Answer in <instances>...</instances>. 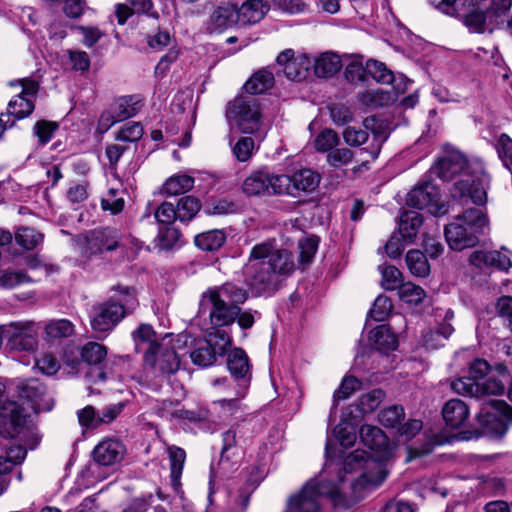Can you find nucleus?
<instances>
[{"mask_svg": "<svg viewBox=\"0 0 512 512\" xmlns=\"http://www.w3.org/2000/svg\"><path fill=\"white\" fill-rule=\"evenodd\" d=\"M194 178L188 175H176L166 180L163 190L167 195H179L193 188Z\"/></svg>", "mask_w": 512, "mask_h": 512, "instance_id": "nucleus-37", "label": "nucleus"}, {"mask_svg": "<svg viewBox=\"0 0 512 512\" xmlns=\"http://www.w3.org/2000/svg\"><path fill=\"white\" fill-rule=\"evenodd\" d=\"M406 263L410 272L417 277H425L430 272V265L423 252L410 250L406 254Z\"/></svg>", "mask_w": 512, "mask_h": 512, "instance_id": "nucleus-35", "label": "nucleus"}, {"mask_svg": "<svg viewBox=\"0 0 512 512\" xmlns=\"http://www.w3.org/2000/svg\"><path fill=\"white\" fill-rule=\"evenodd\" d=\"M231 345V337L225 330L210 332L207 339L199 344L190 353V358L195 365L208 367L212 365L217 356H224Z\"/></svg>", "mask_w": 512, "mask_h": 512, "instance_id": "nucleus-10", "label": "nucleus"}, {"mask_svg": "<svg viewBox=\"0 0 512 512\" xmlns=\"http://www.w3.org/2000/svg\"><path fill=\"white\" fill-rule=\"evenodd\" d=\"M248 298L245 289L232 283L209 288L202 294L200 312H208L210 323L215 330L232 325L240 312L239 305Z\"/></svg>", "mask_w": 512, "mask_h": 512, "instance_id": "nucleus-2", "label": "nucleus"}, {"mask_svg": "<svg viewBox=\"0 0 512 512\" xmlns=\"http://www.w3.org/2000/svg\"><path fill=\"white\" fill-rule=\"evenodd\" d=\"M36 367L45 375L51 376L58 372L60 363L57 358L51 353H43L36 360Z\"/></svg>", "mask_w": 512, "mask_h": 512, "instance_id": "nucleus-63", "label": "nucleus"}, {"mask_svg": "<svg viewBox=\"0 0 512 512\" xmlns=\"http://www.w3.org/2000/svg\"><path fill=\"white\" fill-rule=\"evenodd\" d=\"M340 137L336 131L326 128L316 135L313 141L314 149L319 153L329 154L335 147L339 146Z\"/></svg>", "mask_w": 512, "mask_h": 512, "instance_id": "nucleus-34", "label": "nucleus"}, {"mask_svg": "<svg viewBox=\"0 0 512 512\" xmlns=\"http://www.w3.org/2000/svg\"><path fill=\"white\" fill-rule=\"evenodd\" d=\"M385 396L382 389H373L359 398L358 408L362 413H371L379 407Z\"/></svg>", "mask_w": 512, "mask_h": 512, "instance_id": "nucleus-45", "label": "nucleus"}, {"mask_svg": "<svg viewBox=\"0 0 512 512\" xmlns=\"http://www.w3.org/2000/svg\"><path fill=\"white\" fill-rule=\"evenodd\" d=\"M405 417L402 406L392 405L382 409L378 414L379 422L387 428H395Z\"/></svg>", "mask_w": 512, "mask_h": 512, "instance_id": "nucleus-46", "label": "nucleus"}, {"mask_svg": "<svg viewBox=\"0 0 512 512\" xmlns=\"http://www.w3.org/2000/svg\"><path fill=\"white\" fill-rule=\"evenodd\" d=\"M107 349L97 342H88L81 348V358L89 365H97L106 357Z\"/></svg>", "mask_w": 512, "mask_h": 512, "instance_id": "nucleus-43", "label": "nucleus"}, {"mask_svg": "<svg viewBox=\"0 0 512 512\" xmlns=\"http://www.w3.org/2000/svg\"><path fill=\"white\" fill-rule=\"evenodd\" d=\"M431 171L444 181H450L459 175V179L452 186V196L460 199L468 197L477 206L486 205L490 178L481 161L467 160L460 151H452L440 158Z\"/></svg>", "mask_w": 512, "mask_h": 512, "instance_id": "nucleus-1", "label": "nucleus"}, {"mask_svg": "<svg viewBox=\"0 0 512 512\" xmlns=\"http://www.w3.org/2000/svg\"><path fill=\"white\" fill-rule=\"evenodd\" d=\"M367 73L377 82L382 84H390L394 80V75L386 65L377 60L367 61Z\"/></svg>", "mask_w": 512, "mask_h": 512, "instance_id": "nucleus-49", "label": "nucleus"}, {"mask_svg": "<svg viewBox=\"0 0 512 512\" xmlns=\"http://www.w3.org/2000/svg\"><path fill=\"white\" fill-rule=\"evenodd\" d=\"M496 149L499 158L508 170H512V139L506 134L502 133L496 144Z\"/></svg>", "mask_w": 512, "mask_h": 512, "instance_id": "nucleus-53", "label": "nucleus"}, {"mask_svg": "<svg viewBox=\"0 0 512 512\" xmlns=\"http://www.w3.org/2000/svg\"><path fill=\"white\" fill-rule=\"evenodd\" d=\"M113 289L120 295L117 301L109 299L92 309L90 324L96 332L105 333L113 330L139 304L133 288L117 285Z\"/></svg>", "mask_w": 512, "mask_h": 512, "instance_id": "nucleus-6", "label": "nucleus"}, {"mask_svg": "<svg viewBox=\"0 0 512 512\" xmlns=\"http://www.w3.org/2000/svg\"><path fill=\"white\" fill-rule=\"evenodd\" d=\"M73 333L74 325L67 319L52 320L45 326V334L48 339L67 338Z\"/></svg>", "mask_w": 512, "mask_h": 512, "instance_id": "nucleus-40", "label": "nucleus"}, {"mask_svg": "<svg viewBox=\"0 0 512 512\" xmlns=\"http://www.w3.org/2000/svg\"><path fill=\"white\" fill-rule=\"evenodd\" d=\"M201 208L199 200L193 196L181 198L176 207L177 219L181 222H187L193 219Z\"/></svg>", "mask_w": 512, "mask_h": 512, "instance_id": "nucleus-41", "label": "nucleus"}, {"mask_svg": "<svg viewBox=\"0 0 512 512\" xmlns=\"http://www.w3.org/2000/svg\"><path fill=\"white\" fill-rule=\"evenodd\" d=\"M274 84L273 73L264 68L254 73L244 84V89L249 96L261 94L270 89Z\"/></svg>", "mask_w": 512, "mask_h": 512, "instance_id": "nucleus-28", "label": "nucleus"}, {"mask_svg": "<svg viewBox=\"0 0 512 512\" xmlns=\"http://www.w3.org/2000/svg\"><path fill=\"white\" fill-rule=\"evenodd\" d=\"M280 175L259 170L251 173L243 182L242 190L248 196L281 195Z\"/></svg>", "mask_w": 512, "mask_h": 512, "instance_id": "nucleus-16", "label": "nucleus"}, {"mask_svg": "<svg viewBox=\"0 0 512 512\" xmlns=\"http://www.w3.org/2000/svg\"><path fill=\"white\" fill-rule=\"evenodd\" d=\"M30 281V277L22 271L5 270L0 274L1 286L9 289L15 288Z\"/></svg>", "mask_w": 512, "mask_h": 512, "instance_id": "nucleus-56", "label": "nucleus"}, {"mask_svg": "<svg viewBox=\"0 0 512 512\" xmlns=\"http://www.w3.org/2000/svg\"><path fill=\"white\" fill-rule=\"evenodd\" d=\"M137 105L138 102L134 101L133 97L120 98L116 102L114 110L116 113V120H120L121 122L135 116L139 111V107Z\"/></svg>", "mask_w": 512, "mask_h": 512, "instance_id": "nucleus-50", "label": "nucleus"}, {"mask_svg": "<svg viewBox=\"0 0 512 512\" xmlns=\"http://www.w3.org/2000/svg\"><path fill=\"white\" fill-rule=\"evenodd\" d=\"M58 129V124L52 121L41 120L34 125V134L42 145L47 144Z\"/></svg>", "mask_w": 512, "mask_h": 512, "instance_id": "nucleus-62", "label": "nucleus"}, {"mask_svg": "<svg viewBox=\"0 0 512 512\" xmlns=\"http://www.w3.org/2000/svg\"><path fill=\"white\" fill-rule=\"evenodd\" d=\"M180 239V232L175 227H164L159 230L158 246L168 250L173 248Z\"/></svg>", "mask_w": 512, "mask_h": 512, "instance_id": "nucleus-61", "label": "nucleus"}, {"mask_svg": "<svg viewBox=\"0 0 512 512\" xmlns=\"http://www.w3.org/2000/svg\"><path fill=\"white\" fill-rule=\"evenodd\" d=\"M281 195L300 196L301 192H312L320 183V175L308 168L300 169L292 175H280Z\"/></svg>", "mask_w": 512, "mask_h": 512, "instance_id": "nucleus-13", "label": "nucleus"}, {"mask_svg": "<svg viewBox=\"0 0 512 512\" xmlns=\"http://www.w3.org/2000/svg\"><path fill=\"white\" fill-rule=\"evenodd\" d=\"M277 64L283 66L285 76L292 81H303L309 74L311 59L306 54L294 56L292 49L281 52L277 59Z\"/></svg>", "mask_w": 512, "mask_h": 512, "instance_id": "nucleus-18", "label": "nucleus"}, {"mask_svg": "<svg viewBox=\"0 0 512 512\" xmlns=\"http://www.w3.org/2000/svg\"><path fill=\"white\" fill-rule=\"evenodd\" d=\"M33 110L34 104L31 99L18 94L8 103L6 118L14 116L16 119H23L29 116Z\"/></svg>", "mask_w": 512, "mask_h": 512, "instance_id": "nucleus-38", "label": "nucleus"}, {"mask_svg": "<svg viewBox=\"0 0 512 512\" xmlns=\"http://www.w3.org/2000/svg\"><path fill=\"white\" fill-rule=\"evenodd\" d=\"M355 153L348 147H335L328 155H326L327 164L335 169H342L353 162Z\"/></svg>", "mask_w": 512, "mask_h": 512, "instance_id": "nucleus-39", "label": "nucleus"}, {"mask_svg": "<svg viewBox=\"0 0 512 512\" xmlns=\"http://www.w3.org/2000/svg\"><path fill=\"white\" fill-rule=\"evenodd\" d=\"M369 341L379 351L395 350L398 345L395 334L386 325L373 329L369 334Z\"/></svg>", "mask_w": 512, "mask_h": 512, "instance_id": "nucleus-29", "label": "nucleus"}, {"mask_svg": "<svg viewBox=\"0 0 512 512\" xmlns=\"http://www.w3.org/2000/svg\"><path fill=\"white\" fill-rule=\"evenodd\" d=\"M17 389L19 397L31 402V407L35 412L49 411L52 408L49 403L50 399H45L46 389L38 380H20Z\"/></svg>", "mask_w": 512, "mask_h": 512, "instance_id": "nucleus-22", "label": "nucleus"}, {"mask_svg": "<svg viewBox=\"0 0 512 512\" xmlns=\"http://www.w3.org/2000/svg\"><path fill=\"white\" fill-rule=\"evenodd\" d=\"M133 340L136 345V349L140 348L141 344H148V347L153 343H159L160 341L156 340V333L153 327L149 324H141L133 333Z\"/></svg>", "mask_w": 512, "mask_h": 512, "instance_id": "nucleus-55", "label": "nucleus"}, {"mask_svg": "<svg viewBox=\"0 0 512 512\" xmlns=\"http://www.w3.org/2000/svg\"><path fill=\"white\" fill-rule=\"evenodd\" d=\"M333 433L340 445L345 448L351 447L356 441V434L348 423H339L335 426Z\"/></svg>", "mask_w": 512, "mask_h": 512, "instance_id": "nucleus-64", "label": "nucleus"}, {"mask_svg": "<svg viewBox=\"0 0 512 512\" xmlns=\"http://www.w3.org/2000/svg\"><path fill=\"white\" fill-rule=\"evenodd\" d=\"M435 6L446 14H453L458 8L473 6L465 15L464 24L473 32L483 33L492 28L495 17L505 14L512 6V0H432Z\"/></svg>", "mask_w": 512, "mask_h": 512, "instance_id": "nucleus-5", "label": "nucleus"}, {"mask_svg": "<svg viewBox=\"0 0 512 512\" xmlns=\"http://www.w3.org/2000/svg\"><path fill=\"white\" fill-rule=\"evenodd\" d=\"M342 67L340 57L332 52H324L314 60V73L318 77H331Z\"/></svg>", "mask_w": 512, "mask_h": 512, "instance_id": "nucleus-27", "label": "nucleus"}, {"mask_svg": "<svg viewBox=\"0 0 512 512\" xmlns=\"http://www.w3.org/2000/svg\"><path fill=\"white\" fill-rule=\"evenodd\" d=\"M236 24H238L237 6L227 3L218 6L213 11L209 18L207 28L211 33H221Z\"/></svg>", "mask_w": 512, "mask_h": 512, "instance_id": "nucleus-23", "label": "nucleus"}, {"mask_svg": "<svg viewBox=\"0 0 512 512\" xmlns=\"http://www.w3.org/2000/svg\"><path fill=\"white\" fill-rule=\"evenodd\" d=\"M376 123L377 119L375 117H366L363 121L365 129L347 126L342 132L344 142L350 147H360L368 141L369 134L367 130L374 131Z\"/></svg>", "mask_w": 512, "mask_h": 512, "instance_id": "nucleus-26", "label": "nucleus"}, {"mask_svg": "<svg viewBox=\"0 0 512 512\" xmlns=\"http://www.w3.org/2000/svg\"><path fill=\"white\" fill-rule=\"evenodd\" d=\"M244 274L247 285L256 294L274 289L279 281L278 275L269 266V263L264 258L252 256V252L245 266Z\"/></svg>", "mask_w": 512, "mask_h": 512, "instance_id": "nucleus-11", "label": "nucleus"}, {"mask_svg": "<svg viewBox=\"0 0 512 512\" xmlns=\"http://www.w3.org/2000/svg\"><path fill=\"white\" fill-rule=\"evenodd\" d=\"M437 325L424 335V346L427 349H438L454 333L452 325L454 312L451 309H437L435 314Z\"/></svg>", "mask_w": 512, "mask_h": 512, "instance_id": "nucleus-17", "label": "nucleus"}, {"mask_svg": "<svg viewBox=\"0 0 512 512\" xmlns=\"http://www.w3.org/2000/svg\"><path fill=\"white\" fill-rule=\"evenodd\" d=\"M489 266L490 269L507 272L512 266L510 252L505 248L489 250Z\"/></svg>", "mask_w": 512, "mask_h": 512, "instance_id": "nucleus-52", "label": "nucleus"}, {"mask_svg": "<svg viewBox=\"0 0 512 512\" xmlns=\"http://www.w3.org/2000/svg\"><path fill=\"white\" fill-rule=\"evenodd\" d=\"M252 256L264 258L278 277L288 275L294 269L292 254L286 249H274L269 243L255 245L252 248Z\"/></svg>", "mask_w": 512, "mask_h": 512, "instance_id": "nucleus-15", "label": "nucleus"}, {"mask_svg": "<svg viewBox=\"0 0 512 512\" xmlns=\"http://www.w3.org/2000/svg\"><path fill=\"white\" fill-rule=\"evenodd\" d=\"M254 148L255 143L251 137H242L233 146V154L238 161L245 162L252 156Z\"/></svg>", "mask_w": 512, "mask_h": 512, "instance_id": "nucleus-60", "label": "nucleus"}, {"mask_svg": "<svg viewBox=\"0 0 512 512\" xmlns=\"http://www.w3.org/2000/svg\"><path fill=\"white\" fill-rule=\"evenodd\" d=\"M423 223V217L419 212L406 211L402 214L399 222V234L408 242H411L417 235Z\"/></svg>", "mask_w": 512, "mask_h": 512, "instance_id": "nucleus-30", "label": "nucleus"}, {"mask_svg": "<svg viewBox=\"0 0 512 512\" xmlns=\"http://www.w3.org/2000/svg\"><path fill=\"white\" fill-rule=\"evenodd\" d=\"M467 208L454 217L453 221L445 226L444 234L449 247L455 251H462L475 247L480 239L490 231V221L486 209Z\"/></svg>", "mask_w": 512, "mask_h": 512, "instance_id": "nucleus-3", "label": "nucleus"}, {"mask_svg": "<svg viewBox=\"0 0 512 512\" xmlns=\"http://www.w3.org/2000/svg\"><path fill=\"white\" fill-rule=\"evenodd\" d=\"M392 302L385 295H379L370 310V316L376 321H384L392 310Z\"/></svg>", "mask_w": 512, "mask_h": 512, "instance_id": "nucleus-57", "label": "nucleus"}, {"mask_svg": "<svg viewBox=\"0 0 512 512\" xmlns=\"http://www.w3.org/2000/svg\"><path fill=\"white\" fill-rule=\"evenodd\" d=\"M226 241V235L222 230H210L195 236V245L203 251H215L221 248Z\"/></svg>", "mask_w": 512, "mask_h": 512, "instance_id": "nucleus-32", "label": "nucleus"}, {"mask_svg": "<svg viewBox=\"0 0 512 512\" xmlns=\"http://www.w3.org/2000/svg\"><path fill=\"white\" fill-rule=\"evenodd\" d=\"M386 460L370 457L361 450H355L346 457L343 465L344 473L359 472L358 477L351 484L355 494L377 489L383 484L389 474Z\"/></svg>", "mask_w": 512, "mask_h": 512, "instance_id": "nucleus-7", "label": "nucleus"}, {"mask_svg": "<svg viewBox=\"0 0 512 512\" xmlns=\"http://www.w3.org/2000/svg\"><path fill=\"white\" fill-rule=\"evenodd\" d=\"M144 129L140 122H129L118 132L119 141L136 142L143 136Z\"/></svg>", "mask_w": 512, "mask_h": 512, "instance_id": "nucleus-58", "label": "nucleus"}, {"mask_svg": "<svg viewBox=\"0 0 512 512\" xmlns=\"http://www.w3.org/2000/svg\"><path fill=\"white\" fill-rule=\"evenodd\" d=\"M451 389L457 394L469 395L473 397H479V390L477 388V382L474 381L470 376L460 377L451 381Z\"/></svg>", "mask_w": 512, "mask_h": 512, "instance_id": "nucleus-54", "label": "nucleus"}, {"mask_svg": "<svg viewBox=\"0 0 512 512\" xmlns=\"http://www.w3.org/2000/svg\"><path fill=\"white\" fill-rule=\"evenodd\" d=\"M468 405L461 399H450L442 408L445 424L452 429L462 427L469 418Z\"/></svg>", "mask_w": 512, "mask_h": 512, "instance_id": "nucleus-24", "label": "nucleus"}, {"mask_svg": "<svg viewBox=\"0 0 512 512\" xmlns=\"http://www.w3.org/2000/svg\"><path fill=\"white\" fill-rule=\"evenodd\" d=\"M362 443L375 453V458L389 459L393 447L386 434L377 426L364 424L360 428Z\"/></svg>", "mask_w": 512, "mask_h": 512, "instance_id": "nucleus-19", "label": "nucleus"}, {"mask_svg": "<svg viewBox=\"0 0 512 512\" xmlns=\"http://www.w3.org/2000/svg\"><path fill=\"white\" fill-rule=\"evenodd\" d=\"M399 298L409 304L417 305L425 298L424 289L414 283H403L398 288Z\"/></svg>", "mask_w": 512, "mask_h": 512, "instance_id": "nucleus-44", "label": "nucleus"}, {"mask_svg": "<svg viewBox=\"0 0 512 512\" xmlns=\"http://www.w3.org/2000/svg\"><path fill=\"white\" fill-rule=\"evenodd\" d=\"M477 388L479 392V397L489 396V395H501L505 391V384L496 378H488L483 382H477Z\"/></svg>", "mask_w": 512, "mask_h": 512, "instance_id": "nucleus-59", "label": "nucleus"}, {"mask_svg": "<svg viewBox=\"0 0 512 512\" xmlns=\"http://www.w3.org/2000/svg\"><path fill=\"white\" fill-rule=\"evenodd\" d=\"M227 367L235 378H244L249 373L250 365L247 354L240 348L233 349L227 358Z\"/></svg>", "mask_w": 512, "mask_h": 512, "instance_id": "nucleus-31", "label": "nucleus"}, {"mask_svg": "<svg viewBox=\"0 0 512 512\" xmlns=\"http://www.w3.org/2000/svg\"><path fill=\"white\" fill-rule=\"evenodd\" d=\"M226 118L242 133L253 134L262 127L259 103L254 96H238L228 103Z\"/></svg>", "mask_w": 512, "mask_h": 512, "instance_id": "nucleus-9", "label": "nucleus"}, {"mask_svg": "<svg viewBox=\"0 0 512 512\" xmlns=\"http://www.w3.org/2000/svg\"><path fill=\"white\" fill-rule=\"evenodd\" d=\"M167 453L170 460L172 482L178 484L184 468L186 453L184 449L175 445L168 446Z\"/></svg>", "mask_w": 512, "mask_h": 512, "instance_id": "nucleus-36", "label": "nucleus"}, {"mask_svg": "<svg viewBox=\"0 0 512 512\" xmlns=\"http://www.w3.org/2000/svg\"><path fill=\"white\" fill-rule=\"evenodd\" d=\"M406 203L417 209H426L435 216H442L448 212L439 189L430 182L414 187L408 193Z\"/></svg>", "mask_w": 512, "mask_h": 512, "instance_id": "nucleus-12", "label": "nucleus"}, {"mask_svg": "<svg viewBox=\"0 0 512 512\" xmlns=\"http://www.w3.org/2000/svg\"><path fill=\"white\" fill-rule=\"evenodd\" d=\"M187 341L186 334H180L176 339L166 335L159 343L151 344L143 356L144 368L155 377L174 374L180 366L178 350Z\"/></svg>", "mask_w": 512, "mask_h": 512, "instance_id": "nucleus-8", "label": "nucleus"}, {"mask_svg": "<svg viewBox=\"0 0 512 512\" xmlns=\"http://www.w3.org/2000/svg\"><path fill=\"white\" fill-rule=\"evenodd\" d=\"M361 386L360 381L353 376H346L343 378L340 387L333 394L332 409H336L339 400L349 398L355 391L359 390Z\"/></svg>", "mask_w": 512, "mask_h": 512, "instance_id": "nucleus-47", "label": "nucleus"}, {"mask_svg": "<svg viewBox=\"0 0 512 512\" xmlns=\"http://www.w3.org/2000/svg\"><path fill=\"white\" fill-rule=\"evenodd\" d=\"M126 447L121 440L113 437L102 439L93 449V460L100 466H113L121 462Z\"/></svg>", "mask_w": 512, "mask_h": 512, "instance_id": "nucleus-20", "label": "nucleus"}, {"mask_svg": "<svg viewBox=\"0 0 512 512\" xmlns=\"http://www.w3.org/2000/svg\"><path fill=\"white\" fill-rule=\"evenodd\" d=\"M382 275L381 285L385 290L398 289L401 280V272L393 265L379 266Z\"/></svg>", "mask_w": 512, "mask_h": 512, "instance_id": "nucleus-51", "label": "nucleus"}, {"mask_svg": "<svg viewBox=\"0 0 512 512\" xmlns=\"http://www.w3.org/2000/svg\"><path fill=\"white\" fill-rule=\"evenodd\" d=\"M337 472V481L327 479L324 473L308 480L298 493L290 496L285 512H319L324 499L341 502L344 476L341 469Z\"/></svg>", "mask_w": 512, "mask_h": 512, "instance_id": "nucleus-4", "label": "nucleus"}, {"mask_svg": "<svg viewBox=\"0 0 512 512\" xmlns=\"http://www.w3.org/2000/svg\"><path fill=\"white\" fill-rule=\"evenodd\" d=\"M394 100V94L383 89L367 90L360 94L361 103L371 108L387 106Z\"/></svg>", "mask_w": 512, "mask_h": 512, "instance_id": "nucleus-33", "label": "nucleus"}, {"mask_svg": "<svg viewBox=\"0 0 512 512\" xmlns=\"http://www.w3.org/2000/svg\"><path fill=\"white\" fill-rule=\"evenodd\" d=\"M268 11L263 0H248L237 7V21L239 25H249L259 22Z\"/></svg>", "mask_w": 512, "mask_h": 512, "instance_id": "nucleus-25", "label": "nucleus"}, {"mask_svg": "<svg viewBox=\"0 0 512 512\" xmlns=\"http://www.w3.org/2000/svg\"><path fill=\"white\" fill-rule=\"evenodd\" d=\"M16 242L26 250L36 248L43 240V235L31 227H21L15 235Z\"/></svg>", "mask_w": 512, "mask_h": 512, "instance_id": "nucleus-42", "label": "nucleus"}, {"mask_svg": "<svg viewBox=\"0 0 512 512\" xmlns=\"http://www.w3.org/2000/svg\"><path fill=\"white\" fill-rule=\"evenodd\" d=\"M237 204L226 199H214L208 202L204 208L207 215L221 216L237 212Z\"/></svg>", "mask_w": 512, "mask_h": 512, "instance_id": "nucleus-48", "label": "nucleus"}, {"mask_svg": "<svg viewBox=\"0 0 512 512\" xmlns=\"http://www.w3.org/2000/svg\"><path fill=\"white\" fill-rule=\"evenodd\" d=\"M121 233L116 228L105 227L90 231L85 237L83 254L87 257L113 251L119 247Z\"/></svg>", "mask_w": 512, "mask_h": 512, "instance_id": "nucleus-14", "label": "nucleus"}, {"mask_svg": "<svg viewBox=\"0 0 512 512\" xmlns=\"http://www.w3.org/2000/svg\"><path fill=\"white\" fill-rule=\"evenodd\" d=\"M7 338V345L11 350L32 351L37 345L36 332L33 324L12 325L3 333Z\"/></svg>", "mask_w": 512, "mask_h": 512, "instance_id": "nucleus-21", "label": "nucleus"}]
</instances>
